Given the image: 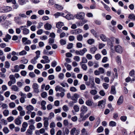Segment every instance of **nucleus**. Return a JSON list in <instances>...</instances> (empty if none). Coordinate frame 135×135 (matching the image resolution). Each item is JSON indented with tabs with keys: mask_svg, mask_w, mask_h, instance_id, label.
<instances>
[{
	"mask_svg": "<svg viewBox=\"0 0 135 135\" xmlns=\"http://www.w3.org/2000/svg\"><path fill=\"white\" fill-rule=\"evenodd\" d=\"M54 7L56 8L59 10H62L63 9V7L62 6L57 4H55L54 5Z\"/></svg>",
	"mask_w": 135,
	"mask_h": 135,
	"instance_id": "nucleus-30",
	"label": "nucleus"
},
{
	"mask_svg": "<svg viewBox=\"0 0 135 135\" xmlns=\"http://www.w3.org/2000/svg\"><path fill=\"white\" fill-rule=\"evenodd\" d=\"M104 130V128L102 126L99 127L97 129V132L98 133L102 132Z\"/></svg>",
	"mask_w": 135,
	"mask_h": 135,
	"instance_id": "nucleus-38",
	"label": "nucleus"
},
{
	"mask_svg": "<svg viewBox=\"0 0 135 135\" xmlns=\"http://www.w3.org/2000/svg\"><path fill=\"white\" fill-rule=\"evenodd\" d=\"M108 58L106 56L104 57L103 58L102 61L103 63H105L108 60Z\"/></svg>",
	"mask_w": 135,
	"mask_h": 135,
	"instance_id": "nucleus-63",
	"label": "nucleus"
},
{
	"mask_svg": "<svg viewBox=\"0 0 135 135\" xmlns=\"http://www.w3.org/2000/svg\"><path fill=\"white\" fill-rule=\"evenodd\" d=\"M15 69L14 70H12V71L13 72H17L20 70V68L19 66L17 65L14 66Z\"/></svg>",
	"mask_w": 135,
	"mask_h": 135,
	"instance_id": "nucleus-27",
	"label": "nucleus"
},
{
	"mask_svg": "<svg viewBox=\"0 0 135 135\" xmlns=\"http://www.w3.org/2000/svg\"><path fill=\"white\" fill-rule=\"evenodd\" d=\"M82 32V30L80 29H78L75 30H73L71 31V33L73 34H78Z\"/></svg>",
	"mask_w": 135,
	"mask_h": 135,
	"instance_id": "nucleus-11",
	"label": "nucleus"
},
{
	"mask_svg": "<svg viewBox=\"0 0 135 135\" xmlns=\"http://www.w3.org/2000/svg\"><path fill=\"white\" fill-rule=\"evenodd\" d=\"M70 90L72 92H75L77 90L76 88L73 86L71 87Z\"/></svg>",
	"mask_w": 135,
	"mask_h": 135,
	"instance_id": "nucleus-46",
	"label": "nucleus"
},
{
	"mask_svg": "<svg viewBox=\"0 0 135 135\" xmlns=\"http://www.w3.org/2000/svg\"><path fill=\"white\" fill-rule=\"evenodd\" d=\"M80 131L75 128H73L71 130L70 133L71 135H78Z\"/></svg>",
	"mask_w": 135,
	"mask_h": 135,
	"instance_id": "nucleus-8",
	"label": "nucleus"
},
{
	"mask_svg": "<svg viewBox=\"0 0 135 135\" xmlns=\"http://www.w3.org/2000/svg\"><path fill=\"white\" fill-rule=\"evenodd\" d=\"M65 17L68 20L73 19L74 18L73 15L70 13L67 15Z\"/></svg>",
	"mask_w": 135,
	"mask_h": 135,
	"instance_id": "nucleus-23",
	"label": "nucleus"
},
{
	"mask_svg": "<svg viewBox=\"0 0 135 135\" xmlns=\"http://www.w3.org/2000/svg\"><path fill=\"white\" fill-rule=\"evenodd\" d=\"M37 59H38L34 57L33 59L31 60L30 62L33 65L35 64L37 62Z\"/></svg>",
	"mask_w": 135,
	"mask_h": 135,
	"instance_id": "nucleus-31",
	"label": "nucleus"
},
{
	"mask_svg": "<svg viewBox=\"0 0 135 135\" xmlns=\"http://www.w3.org/2000/svg\"><path fill=\"white\" fill-rule=\"evenodd\" d=\"M44 27L46 30H50L52 28V25L48 23H46L44 26Z\"/></svg>",
	"mask_w": 135,
	"mask_h": 135,
	"instance_id": "nucleus-18",
	"label": "nucleus"
},
{
	"mask_svg": "<svg viewBox=\"0 0 135 135\" xmlns=\"http://www.w3.org/2000/svg\"><path fill=\"white\" fill-rule=\"evenodd\" d=\"M9 78L11 80V81H13L14 83H15L16 82V80L13 75H10L9 76Z\"/></svg>",
	"mask_w": 135,
	"mask_h": 135,
	"instance_id": "nucleus-37",
	"label": "nucleus"
},
{
	"mask_svg": "<svg viewBox=\"0 0 135 135\" xmlns=\"http://www.w3.org/2000/svg\"><path fill=\"white\" fill-rule=\"evenodd\" d=\"M33 107L31 105H29L26 107V109L28 110L26 112V113L27 114H29L30 113V112H31V111H32L34 109Z\"/></svg>",
	"mask_w": 135,
	"mask_h": 135,
	"instance_id": "nucleus-10",
	"label": "nucleus"
},
{
	"mask_svg": "<svg viewBox=\"0 0 135 135\" xmlns=\"http://www.w3.org/2000/svg\"><path fill=\"white\" fill-rule=\"evenodd\" d=\"M73 108L75 111L76 112H78L79 111V107L77 105H74V106Z\"/></svg>",
	"mask_w": 135,
	"mask_h": 135,
	"instance_id": "nucleus-40",
	"label": "nucleus"
},
{
	"mask_svg": "<svg viewBox=\"0 0 135 135\" xmlns=\"http://www.w3.org/2000/svg\"><path fill=\"white\" fill-rule=\"evenodd\" d=\"M28 2V0H18V1L19 4L21 5H24Z\"/></svg>",
	"mask_w": 135,
	"mask_h": 135,
	"instance_id": "nucleus-19",
	"label": "nucleus"
},
{
	"mask_svg": "<svg viewBox=\"0 0 135 135\" xmlns=\"http://www.w3.org/2000/svg\"><path fill=\"white\" fill-rule=\"evenodd\" d=\"M42 58L45 59L46 63H49L50 62V60L49 59V57L46 56H42Z\"/></svg>",
	"mask_w": 135,
	"mask_h": 135,
	"instance_id": "nucleus-45",
	"label": "nucleus"
},
{
	"mask_svg": "<svg viewBox=\"0 0 135 135\" xmlns=\"http://www.w3.org/2000/svg\"><path fill=\"white\" fill-rule=\"evenodd\" d=\"M88 110V108L85 105H82L81 107L80 111L81 112L85 113Z\"/></svg>",
	"mask_w": 135,
	"mask_h": 135,
	"instance_id": "nucleus-14",
	"label": "nucleus"
},
{
	"mask_svg": "<svg viewBox=\"0 0 135 135\" xmlns=\"http://www.w3.org/2000/svg\"><path fill=\"white\" fill-rule=\"evenodd\" d=\"M86 57L89 60H90L92 59V56L91 55L89 54L86 55Z\"/></svg>",
	"mask_w": 135,
	"mask_h": 135,
	"instance_id": "nucleus-56",
	"label": "nucleus"
},
{
	"mask_svg": "<svg viewBox=\"0 0 135 135\" xmlns=\"http://www.w3.org/2000/svg\"><path fill=\"white\" fill-rule=\"evenodd\" d=\"M110 93L114 95L116 93L115 87L114 86H112L111 87Z\"/></svg>",
	"mask_w": 135,
	"mask_h": 135,
	"instance_id": "nucleus-22",
	"label": "nucleus"
},
{
	"mask_svg": "<svg viewBox=\"0 0 135 135\" xmlns=\"http://www.w3.org/2000/svg\"><path fill=\"white\" fill-rule=\"evenodd\" d=\"M32 88L35 93H38L39 92V91L38 89V86L37 84L34 83L32 85Z\"/></svg>",
	"mask_w": 135,
	"mask_h": 135,
	"instance_id": "nucleus-9",
	"label": "nucleus"
},
{
	"mask_svg": "<svg viewBox=\"0 0 135 135\" xmlns=\"http://www.w3.org/2000/svg\"><path fill=\"white\" fill-rule=\"evenodd\" d=\"M11 89L12 90L16 91H18V88L16 85H13L12 86Z\"/></svg>",
	"mask_w": 135,
	"mask_h": 135,
	"instance_id": "nucleus-33",
	"label": "nucleus"
},
{
	"mask_svg": "<svg viewBox=\"0 0 135 135\" xmlns=\"http://www.w3.org/2000/svg\"><path fill=\"white\" fill-rule=\"evenodd\" d=\"M46 104V102L44 100H42L41 102V108L44 110H45L46 109V107L45 105Z\"/></svg>",
	"mask_w": 135,
	"mask_h": 135,
	"instance_id": "nucleus-20",
	"label": "nucleus"
},
{
	"mask_svg": "<svg viewBox=\"0 0 135 135\" xmlns=\"http://www.w3.org/2000/svg\"><path fill=\"white\" fill-rule=\"evenodd\" d=\"M62 109L65 112L69 110V108L66 105H64L62 107Z\"/></svg>",
	"mask_w": 135,
	"mask_h": 135,
	"instance_id": "nucleus-62",
	"label": "nucleus"
},
{
	"mask_svg": "<svg viewBox=\"0 0 135 135\" xmlns=\"http://www.w3.org/2000/svg\"><path fill=\"white\" fill-rule=\"evenodd\" d=\"M99 37L100 39L104 42L106 41L108 39V38L105 35L103 34L100 35Z\"/></svg>",
	"mask_w": 135,
	"mask_h": 135,
	"instance_id": "nucleus-13",
	"label": "nucleus"
},
{
	"mask_svg": "<svg viewBox=\"0 0 135 135\" xmlns=\"http://www.w3.org/2000/svg\"><path fill=\"white\" fill-rule=\"evenodd\" d=\"M64 65L66 67L68 70L69 71L71 70L72 67L70 65L68 64L66 62H65L64 64Z\"/></svg>",
	"mask_w": 135,
	"mask_h": 135,
	"instance_id": "nucleus-24",
	"label": "nucleus"
},
{
	"mask_svg": "<svg viewBox=\"0 0 135 135\" xmlns=\"http://www.w3.org/2000/svg\"><path fill=\"white\" fill-rule=\"evenodd\" d=\"M87 42L89 45H91L94 42V40L92 38L88 40Z\"/></svg>",
	"mask_w": 135,
	"mask_h": 135,
	"instance_id": "nucleus-44",
	"label": "nucleus"
},
{
	"mask_svg": "<svg viewBox=\"0 0 135 135\" xmlns=\"http://www.w3.org/2000/svg\"><path fill=\"white\" fill-rule=\"evenodd\" d=\"M97 49V48L95 47H92L90 49V52L92 54H94L95 53V52L96 51Z\"/></svg>",
	"mask_w": 135,
	"mask_h": 135,
	"instance_id": "nucleus-29",
	"label": "nucleus"
},
{
	"mask_svg": "<svg viewBox=\"0 0 135 135\" xmlns=\"http://www.w3.org/2000/svg\"><path fill=\"white\" fill-rule=\"evenodd\" d=\"M3 132L6 134L8 133L9 132V130L8 128L7 127H4L3 129Z\"/></svg>",
	"mask_w": 135,
	"mask_h": 135,
	"instance_id": "nucleus-54",
	"label": "nucleus"
},
{
	"mask_svg": "<svg viewBox=\"0 0 135 135\" xmlns=\"http://www.w3.org/2000/svg\"><path fill=\"white\" fill-rule=\"evenodd\" d=\"M88 20H83L80 21L79 23V25L80 26H82L84 24L87 22Z\"/></svg>",
	"mask_w": 135,
	"mask_h": 135,
	"instance_id": "nucleus-41",
	"label": "nucleus"
},
{
	"mask_svg": "<svg viewBox=\"0 0 135 135\" xmlns=\"http://www.w3.org/2000/svg\"><path fill=\"white\" fill-rule=\"evenodd\" d=\"M85 16L84 13L82 12L78 13L74 15L75 18L78 19L83 20Z\"/></svg>",
	"mask_w": 135,
	"mask_h": 135,
	"instance_id": "nucleus-3",
	"label": "nucleus"
},
{
	"mask_svg": "<svg viewBox=\"0 0 135 135\" xmlns=\"http://www.w3.org/2000/svg\"><path fill=\"white\" fill-rule=\"evenodd\" d=\"M85 113L81 112L80 114V117L82 121L85 120L90 115V113H88L84 115Z\"/></svg>",
	"mask_w": 135,
	"mask_h": 135,
	"instance_id": "nucleus-6",
	"label": "nucleus"
},
{
	"mask_svg": "<svg viewBox=\"0 0 135 135\" xmlns=\"http://www.w3.org/2000/svg\"><path fill=\"white\" fill-rule=\"evenodd\" d=\"M98 69L100 74H103L104 73V70L103 68H99Z\"/></svg>",
	"mask_w": 135,
	"mask_h": 135,
	"instance_id": "nucleus-55",
	"label": "nucleus"
},
{
	"mask_svg": "<svg viewBox=\"0 0 135 135\" xmlns=\"http://www.w3.org/2000/svg\"><path fill=\"white\" fill-rule=\"evenodd\" d=\"M49 125V122L48 121H44V127L46 130L48 129V127Z\"/></svg>",
	"mask_w": 135,
	"mask_h": 135,
	"instance_id": "nucleus-36",
	"label": "nucleus"
},
{
	"mask_svg": "<svg viewBox=\"0 0 135 135\" xmlns=\"http://www.w3.org/2000/svg\"><path fill=\"white\" fill-rule=\"evenodd\" d=\"M77 39L79 41H81L83 40V37L81 35H78L76 36Z\"/></svg>",
	"mask_w": 135,
	"mask_h": 135,
	"instance_id": "nucleus-32",
	"label": "nucleus"
},
{
	"mask_svg": "<svg viewBox=\"0 0 135 135\" xmlns=\"http://www.w3.org/2000/svg\"><path fill=\"white\" fill-rule=\"evenodd\" d=\"M35 53L36 54V56L35 57L38 59L40 57V51L39 50H38Z\"/></svg>",
	"mask_w": 135,
	"mask_h": 135,
	"instance_id": "nucleus-48",
	"label": "nucleus"
},
{
	"mask_svg": "<svg viewBox=\"0 0 135 135\" xmlns=\"http://www.w3.org/2000/svg\"><path fill=\"white\" fill-rule=\"evenodd\" d=\"M87 50L86 48H84L83 49L80 51V55L81 56L83 55L87 51Z\"/></svg>",
	"mask_w": 135,
	"mask_h": 135,
	"instance_id": "nucleus-26",
	"label": "nucleus"
},
{
	"mask_svg": "<svg viewBox=\"0 0 135 135\" xmlns=\"http://www.w3.org/2000/svg\"><path fill=\"white\" fill-rule=\"evenodd\" d=\"M82 133L81 135H88L87 132L86 131L85 129L83 128L81 131Z\"/></svg>",
	"mask_w": 135,
	"mask_h": 135,
	"instance_id": "nucleus-42",
	"label": "nucleus"
},
{
	"mask_svg": "<svg viewBox=\"0 0 135 135\" xmlns=\"http://www.w3.org/2000/svg\"><path fill=\"white\" fill-rule=\"evenodd\" d=\"M18 15L20 18H26L27 17V16L24 13H20Z\"/></svg>",
	"mask_w": 135,
	"mask_h": 135,
	"instance_id": "nucleus-39",
	"label": "nucleus"
},
{
	"mask_svg": "<svg viewBox=\"0 0 135 135\" xmlns=\"http://www.w3.org/2000/svg\"><path fill=\"white\" fill-rule=\"evenodd\" d=\"M123 102V97L122 96H120L117 101V104L120 105L122 104Z\"/></svg>",
	"mask_w": 135,
	"mask_h": 135,
	"instance_id": "nucleus-17",
	"label": "nucleus"
},
{
	"mask_svg": "<svg viewBox=\"0 0 135 135\" xmlns=\"http://www.w3.org/2000/svg\"><path fill=\"white\" fill-rule=\"evenodd\" d=\"M26 27V26H22L20 27V28H22V33L24 35H27L30 32L29 30L25 28Z\"/></svg>",
	"mask_w": 135,
	"mask_h": 135,
	"instance_id": "nucleus-5",
	"label": "nucleus"
},
{
	"mask_svg": "<svg viewBox=\"0 0 135 135\" xmlns=\"http://www.w3.org/2000/svg\"><path fill=\"white\" fill-rule=\"evenodd\" d=\"M90 93L92 95H94L97 94V91L95 89L92 90L90 91Z\"/></svg>",
	"mask_w": 135,
	"mask_h": 135,
	"instance_id": "nucleus-50",
	"label": "nucleus"
},
{
	"mask_svg": "<svg viewBox=\"0 0 135 135\" xmlns=\"http://www.w3.org/2000/svg\"><path fill=\"white\" fill-rule=\"evenodd\" d=\"M74 59L77 62H79L80 60V58L79 56H75L74 57Z\"/></svg>",
	"mask_w": 135,
	"mask_h": 135,
	"instance_id": "nucleus-59",
	"label": "nucleus"
},
{
	"mask_svg": "<svg viewBox=\"0 0 135 135\" xmlns=\"http://www.w3.org/2000/svg\"><path fill=\"white\" fill-rule=\"evenodd\" d=\"M115 51L118 53L121 54L123 51V48L120 45L116 46L115 47Z\"/></svg>",
	"mask_w": 135,
	"mask_h": 135,
	"instance_id": "nucleus-7",
	"label": "nucleus"
},
{
	"mask_svg": "<svg viewBox=\"0 0 135 135\" xmlns=\"http://www.w3.org/2000/svg\"><path fill=\"white\" fill-rule=\"evenodd\" d=\"M64 25V23L60 21L56 23V27L58 29L61 28Z\"/></svg>",
	"mask_w": 135,
	"mask_h": 135,
	"instance_id": "nucleus-16",
	"label": "nucleus"
},
{
	"mask_svg": "<svg viewBox=\"0 0 135 135\" xmlns=\"http://www.w3.org/2000/svg\"><path fill=\"white\" fill-rule=\"evenodd\" d=\"M127 119V117L126 116L123 115L120 117V119L123 122H125Z\"/></svg>",
	"mask_w": 135,
	"mask_h": 135,
	"instance_id": "nucleus-34",
	"label": "nucleus"
},
{
	"mask_svg": "<svg viewBox=\"0 0 135 135\" xmlns=\"http://www.w3.org/2000/svg\"><path fill=\"white\" fill-rule=\"evenodd\" d=\"M105 102L106 99H105L99 101L98 102L97 106L99 108L103 109L105 107Z\"/></svg>",
	"mask_w": 135,
	"mask_h": 135,
	"instance_id": "nucleus-2",
	"label": "nucleus"
},
{
	"mask_svg": "<svg viewBox=\"0 0 135 135\" xmlns=\"http://www.w3.org/2000/svg\"><path fill=\"white\" fill-rule=\"evenodd\" d=\"M63 12H57L54 15V16L56 18H58L59 16H62L64 15Z\"/></svg>",
	"mask_w": 135,
	"mask_h": 135,
	"instance_id": "nucleus-21",
	"label": "nucleus"
},
{
	"mask_svg": "<svg viewBox=\"0 0 135 135\" xmlns=\"http://www.w3.org/2000/svg\"><path fill=\"white\" fill-rule=\"evenodd\" d=\"M3 113L4 116H7L9 114V111L8 110H6L3 111Z\"/></svg>",
	"mask_w": 135,
	"mask_h": 135,
	"instance_id": "nucleus-49",
	"label": "nucleus"
},
{
	"mask_svg": "<svg viewBox=\"0 0 135 135\" xmlns=\"http://www.w3.org/2000/svg\"><path fill=\"white\" fill-rule=\"evenodd\" d=\"M27 54V52L25 50H23L19 52V54L20 55H26Z\"/></svg>",
	"mask_w": 135,
	"mask_h": 135,
	"instance_id": "nucleus-58",
	"label": "nucleus"
},
{
	"mask_svg": "<svg viewBox=\"0 0 135 135\" xmlns=\"http://www.w3.org/2000/svg\"><path fill=\"white\" fill-rule=\"evenodd\" d=\"M43 23L42 22H40L38 23L37 28L38 29L40 28L43 26Z\"/></svg>",
	"mask_w": 135,
	"mask_h": 135,
	"instance_id": "nucleus-61",
	"label": "nucleus"
},
{
	"mask_svg": "<svg viewBox=\"0 0 135 135\" xmlns=\"http://www.w3.org/2000/svg\"><path fill=\"white\" fill-rule=\"evenodd\" d=\"M19 94L21 96L20 99V102L21 103H24L25 101V99L26 98V94L21 91L19 93Z\"/></svg>",
	"mask_w": 135,
	"mask_h": 135,
	"instance_id": "nucleus-4",
	"label": "nucleus"
},
{
	"mask_svg": "<svg viewBox=\"0 0 135 135\" xmlns=\"http://www.w3.org/2000/svg\"><path fill=\"white\" fill-rule=\"evenodd\" d=\"M95 57L96 60H99L101 58V56L99 54H98L95 55Z\"/></svg>",
	"mask_w": 135,
	"mask_h": 135,
	"instance_id": "nucleus-53",
	"label": "nucleus"
},
{
	"mask_svg": "<svg viewBox=\"0 0 135 135\" xmlns=\"http://www.w3.org/2000/svg\"><path fill=\"white\" fill-rule=\"evenodd\" d=\"M116 125V123L115 122L113 121H111L110 122L109 124V125L110 126L112 127L115 126Z\"/></svg>",
	"mask_w": 135,
	"mask_h": 135,
	"instance_id": "nucleus-43",
	"label": "nucleus"
},
{
	"mask_svg": "<svg viewBox=\"0 0 135 135\" xmlns=\"http://www.w3.org/2000/svg\"><path fill=\"white\" fill-rule=\"evenodd\" d=\"M128 18L133 21L135 20V15L133 14H130L129 15Z\"/></svg>",
	"mask_w": 135,
	"mask_h": 135,
	"instance_id": "nucleus-28",
	"label": "nucleus"
},
{
	"mask_svg": "<svg viewBox=\"0 0 135 135\" xmlns=\"http://www.w3.org/2000/svg\"><path fill=\"white\" fill-rule=\"evenodd\" d=\"M102 86L105 89H107L108 88L109 85V84L104 83H103Z\"/></svg>",
	"mask_w": 135,
	"mask_h": 135,
	"instance_id": "nucleus-47",
	"label": "nucleus"
},
{
	"mask_svg": "<svg viewBox=\"0 0 135 135\" xmlns=\"http://www.w3.org/2000/svg\"><path fill=\"white\" fill-rule=\"evenodd\" d=\"M38 13L39 15H42L44 13V11L43 10L40 9L38 11Z\"/></svg>",
	"mask_w": 135,
	"mask_h": 135,
	"instance_id": "nucleus-64",
	"label": "nucleus"
},
{
	"mask_svg": "<svg viewBox=\"0 0 135 135\" xmlns=\"http://www.w3.org/2000/svg\"><path fill=\"white\" fill-rule=\"evenodd\" d=\"M5 67L6 68H9L10 66V64L9 62L8 61H6L4 64Z\"/></svg>",
	"mask_w": 135,
	"mask_h": 135,
	"instance_id": "nucleus-51",
	"label": "nucleus"
},
{
	"mask_svg": "<svg viewBox=\"0 0 135 135\" xmlns=\"http://www.w3.org/2000/svg\"><path fill=\"white\" fill-rule=\"evenodd\" d=\"M12 8L8 6H3L0 7V12H7L11 11Z\"/></svg>",
	"mask_w": 135,
	"mask_h": 135,
	"instance_id": "nucleus-1",
	"label": "nucleus"
},
{
	"mask_svg": "<svg viewBox=\"0 0 135 135\" xmlns=\"http://www.w3.org/2000/svg\"><path fill=\"white\" fill-rule=\"evenodd\" d=\"M85 103L87 105L90 106L93 105V103L91 100H88L86 101Z\"/></svg>",
	"mask_w": 135,
	"mask_h": 135,
	"instance_id": "nucleus-25",
	"label": "nucleus"
},
{
	"mask_svg": "<svg viewBox=\"0 0 135 135\" xmlns=\"http://www.w3.org/2000/svg\"><path fill=\"white\" fill-rule=\"evenodd\" d=\"M91 32L93 34L94 36L95 37H98V36L97 33L94 30L92 29L91 30Z\"/></svg>",
	"mask_w": 135,
	"mask_h": 135,
	"instance_id": "nucleus-35",
	"label": "nucleus"
},
{
	"mask_svg": "<svg viewBox=\"0 0 135 135\" xmlns=\"http://www.w3.org/2000/svg\"><path fill=\"white\" fill-rule=\"evenodd\" d=\"M21 118V117L20 116H18L17 118L15 120V123L18 125L21 124V122L20 120V119Z\"/></svg>",
	"mask_w": 135,
	"mask_h": 135,
	"instance_id": "nucleus-12",
	"label": "nucleus"
},
{
	"mask_svg": "<svg viewBox=\"0 0 135 135\" xmlns=\"http://www.w3.org/2000/svg\"><path fill=\"white\" fill-rule=\"evenodd\" d=\"M55 90L56 91H59L60 92L65 91V90L64 88L59 85H57L56 86Z\"/></svg>",
	"mask_w": 135,
	"mask_h": 135,
	"instance_id": "nucleus-15",
	"label": "nucleus"
},
{
	"mask_svg": "<svg viewBox=\"0 0 135 135\" xmlns=\"http://www.w3.org/2000/svg\"><path fill=\"white\" fill-rule=\"evenodd\" d=\"M32 131L30 129H28L27 132H26V133L27 135H31L32 134Z\"/></svg>",
	"mask_w": 135,
	"mask_h": 135,
	"instance_id": "nucleus-52",
	"label": "nucleus"
},
{
	"mask_svg": "<svg viewBox=\"0 0 135 135\" xmlns=\"http://www.w3.org/2000/svg\"><path fill=\"white\" fill-rule=\"evenodd\" d=\"M71 99L73 100L72 103H76L77 102V101H76V99L74 97V95L71 97Z\"/></svg>",
	"mask_w": 135,
	"mask_h": 135,
	"instance_id": "nucleus-57",
	"label": "nucleus"
},
{
	"mask_svg": "<svg viewBox=\"0 0 135 135\" xmlns=\"http://www.w3.org/2000/svg\"><path fill=\"white\" fill-rule=\"evenodd\" d=\"M105 44L103 43H99L98 45V48L99 49H101L105 46Z\"/></svg>",
	"mask_w": 135,
	"mask_h": 135,
	"instance_id": "nucleus-60",
	"label": "nucleus"
}]
</instances>
